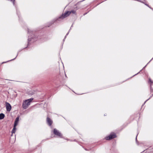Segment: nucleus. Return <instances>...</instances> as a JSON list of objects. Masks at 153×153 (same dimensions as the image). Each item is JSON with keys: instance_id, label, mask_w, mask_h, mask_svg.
Returning <instances> with one entry per match:
<instances>
[{"instance_id": "1", "label": "nucleus", "mask_w": 153, "mask_h": 153, "mask_svg": "<svg viewBox=\"0 0 153 153\" xmlns=\"http://www.w3.org/2000/svg\"><path fill=\"white\" fill-rule=\"evenodd\" d=\"M33 100V98H30L24 101L22 104L23 108L25 109L27 108Z\"/></svg>"}, {"instance_id": "3", "label": "nucleus", "mask_w": 153, "mask_h": 153, "mask_svg": "<svg viewBox=\"0 0 153 153\" xmlns=\"http://www.w3.org/2000/svg\"><path fill=\"white\" fill-rule=\"evenodd\" d=\"M54 134L57 136H58L59 137H62V135L61 133L59 132V131L57 130L55 128L53 130Z\"/></svg>"}, {"instance_id": "8", "label": "nucleus", "mask_w": 153, "mask_h": 153, "mask_svg": "<svg viewBox=\"0 0 153 153\" xmlns=\"http://www.w3.org/2000/svg\"><path fill=\"white\" fill-rule=\"evenodd\" d=\"M19 120V117H17L16 118V120L15 121L14 126H16L17 125Z\"/></svg>"}, {"instance_id": "6", "label": "nucleus", "mask_w": 153, "mask_h": 153, "mask_svg": "<svg viewBox=\"0 0 153 153\" xmlns=\"http://www.w3.org/2000/svg\"><path fill=\"white\" fill-rule=\"evenodd\" d=\"M70 14V12L69 11H68L66 12L65 13L62 15L61 17L62 18H64L67 16H68Z\"/></svg>"}, {"instance_id": "5", "label": "nucleus", "mask_w": 153, "mask_h": 153, "mask_svg": "<svg viewBox=\"0 0 153 153\" xmlns=\"http://www.w3.org/2000/svg\"><path fill=\"white\" fill-rule=\"evenodd\" d=\"M149 81L150 82V92L151 93H153L152 94V95H153V81L149 79Z\"/></svg>"}, {"instance_id": "12", "label": "nucleus", "mask_w": 153, "mask_h": 153, "mask_svg": "<svg viewBox=\"0 0 153 153\" xmlns=\"http://www.w3.org/2000/svg\"><path fill=\"white\" fill-rule=\"evenodd\" d=\"M28 33H29V30H28Z\"/></svg>"}, {"instance_id": "10", "label": "nucleus", "mask_w": 153, "mask_h": 153, "mask_svg": "<svg viewBox=\"0 0 153 153\" xmlns=\"http://www.w3.org/2000/svg\"><path fill=\"white\" fill-rule=\"evenodd\" d=\"M16 127L14 126L13 128L12 131V134L13 133H14L16 131Z\"/></svg>"}, {"instance_id": "4", "label": "nucleus", "mask_w": 153, "mask_h": 153, "mask_svg": "<svg viewBox=\"0 0 153 153\" xmlns=\"http://www.w3.org/2000/svg\"><path fill=\"white\" fill-rule=\"evenodd\" d=\"M5 106L7 111H10L12 108L11 105L9 103L7 102H5Z\"/></svg>"}, {"instance_id": "11", "label": "nucleus", "mask_w": 153, "mask_h": 153, "mask_svg": "<svg viewBox=\"0 0 153 153\" xmlns=\"http://www.w3.org/2000/svg\"><path fill=\"white\" fill-rule=\"evenodd\" d=\"M69 12H70V14L71 13L73 14H75L76 13L75 11L74 10H72L71 11H69Z\"/></svg>"}, {"instance_id": "2", "label": "nucleus", "mask_w": 153, "mask_h": 153, "mask_svg": "<svg viewBox=\"0 0 153 153\" xmlns=\"http://www.w3.org/2000/svg\"><path fill=\"white\" fill-rule=\"evenodd\" d=\"M116 137V134L114 133H111L108 137H106L105 139L106 140H110Z\"/></svg>"}, {"instance_id": "9", "label": "nucleus", "mask_w": 153, "mask_h": 153, "mask_svg": "<svg viewBox=\"0 0 153 153\" xmlns=\"http://www.w3.org/2000/svg\"><path fill=\"white\" fill-rule=\"evenodd\" d=\"M4 117V115L3 114L1 113L0 114V120L3 119Z\"/></svg>"}, {"instance_id": "13", "label": "nucleus", "mask_w": 153, "mask_h": 153, "mask_svg": "<svg viewBox=\"0 0 153 153\" xmlns=\"http://www.w3.org/2000/svg\"><path fill=\"white\" fill-rule=\"evenodd\" d=\"M137 137H136V140H137Z\"/></svg>"}, {"instance_id": "7", "label": "nucleus", "mask_w": 153, "mask_h": 153, "mask_svg": "<svg viewBox=\"0 0 153 153\" xmlns=\"http://www.w3.org/2000/svg\"><path fill=\"white\" fill-rule=\"evenodd\" d=\"M47 122L48 124V125L50 126H51L52 123V120L49 118L47 117Z\"/></svg>"}]
</instances>
